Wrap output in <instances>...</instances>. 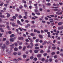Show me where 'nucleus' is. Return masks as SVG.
Instances as JSON below:
<instances>
[{
    "label": "nucleus",
    "instance_id": "obj_1",
    "mask_svg": "<svg viewBox=\"0 0 63 63\" xmlns=\"http://www.w3.org/2000/svg\"><path fill=\"white\" fill-rule=\"evenodd\" d=\"M52 10L53 11H55L56 12V11H57L58 12H59L60 11V10L59 9L58 10V9H52Z\"/></svg>",
    "mask_w": 63,
    "mask_h": 63
},
{
    "label": "nucleus",
    "instance_id": "obj_2",
    "mask_svg": "<svg viewBox=\"0 0 63 63\" xmlns=\"http://www.w3.org/2000/svg\"><path fill=\"white\" fill-rule=\"evenodd\" d=\"M10 42H13L15 41V39L14 38H11L10 39Z\"/></svg>",
    "mask_w": 63,
    "mask_h": 63
},
{
    "label": "nucleus",
    "instance_id": "obj_3",
    "mask_svg": "<svg viewBox=\"0 0 63 63\" xmlns=\"http://www.w3.org/2000/svg\"><path fill=\"white\" fill-rule=\"evenodd\" d=\"M49 20H51L50 21V22L51 23L53 22V19H49Z\"/></svg>",
    "mask_w": 63,
    "mask_h": 63
},
{
    "label": "nucleus",
    "instance_id": "obj_4",
    "mask_svg": "<svg viewBox=\"0 0 63 63\" xmlns=\"http://www.w3.org/2000/svg\"><path fill=\"white\" fill-rule=\"evenodd\" d=\"M60 29H63V26H62V27H59L58 28V30H60Z\"/></svg>",
    "mask_w": 63,
    "mask_h": 63
},
{
    "label": "nucleus",
    "instance_id": "obj_5",
    "mask_svg": "<svg viewBox=\"0 0 63 63\" xmlns=\"http://www.w3.org/2000/svg\"><path fill=\"white\" fill-rule=\"evenodd\" d=\"M63 24V22H59L58 24V25H61L62 24Z\"/></svg>",
    "mask_w": 63,
    "mask_h": 63
},
{
    "label": "nucleus",
    "instance_id": "obj_6",
    "mask_svg": "<svg viewBox=\"0 0 63 63\" xmlns=\"http://www.w3.org/2000/svg\"><path fill=\"white\" fill-rule=\"evenodd\" d=\"M0 30L1 31V32H4V30L2 28H0Z\"/></svg>",
    "mask_w": 63,
    "mask_h": 63
},
{
    "label": "nucleus",
    "instance_id": "obj_7",
    "mask_svg": "<svg viewBox=\"0 0 63 63\" xmlns=\"http://www.w3.org/2000/svg\"><path fill=\"white\" fill-rule=\"evenodd\" d=\"M5 44L6 45H8L10 44V43L8 41H7L6 42Z\"/></svg>",
    "mask_w": 63,
    "mask_h": 63
},
{
    "label": "nucleus",
    "instance_id": "obj_8",
    "mask_svg": "<svg viewBox=\"0 0 63 63\" xmlns=\"http://www.w3.org/2000/svg\"><path fill=\"white\" fill-rule=\"evenodd\" d=\"M15 37V35H14V34H12L10 36V37L11 38H13V37Z\"/></svg>",
    "mask_w": 63,
    "mask_h": 63
},
{
    "label": "nucleus",
    "instance_id": "obj_9",
    "mask_svg": "<svg viewBox=\"0 0 63 63\" xmlns=\"http://www.w3.org/2000/svg\"><path fill=\"white\" fill-rule=\"evenodd\" d=\"M38 36L40 38H41V39H42V38H43V36H42V35L39 34Z\"/></svg>",
    "mask_w": 63,
    "mask_h": 63
},
{
    "label": "nucleus",
    "instance_id": "obj_10",
    "mask_svg": "<svg viewBox=\"0 0 63 63\" xmlns=\"http://www.w3.org/2000/svg\"><path fill=\"white\" fill-rule=\"evenodd\" d=\"M0 17H1V18H4L5 17V16L4 15H0Z\"/></svg>",
    "mask_w": 63,
    "mask_h": 63
},
{
    "label": "nucleus",
    "instance_id": "obj_11",
    "mask_svg": "<svg viewBox=\"0 0 63 63\" xmlns=\"http://www.w3.org/2000/svg\"><path fill=\"white\" fill-rule=\"evenodd\" d=\"M28 39L29 40H30V42H33V40H32V39H31V38H28Z\"/></svg>",
    "mask_w": 63,
    "mask_h": 63
},
{
    "label": "nucleus",
    "instance_id": "obj_12",
    "mask_svg": "<svg viewBox=\"0 0 63 63\" xmlns=\"http://www.w3.org/2000/svg\"><path fill=\"white\" fill-rule=\"evenodd\" d=\"M38 12V10H37L36 9H34L35 13H37V12Z\"/></svg>",
    "mask_w": 63,
    "mask_h": 63
},
{
    "label": "nucleus",
    "instance_id": "obj_13",
    "mask_svg": "<svg viewBox=\"0 0 63 63\" xmlns=\"http://www.w3.org/2000/svg\"><path fill=\"white\" fill-rule=\"evenodd\" d=\"M34 51L35 53H38V50H34Z\"/></svg>",
    "mask_w": 63,
    "mask_h": 63
},
{
    "label": "nucleus",
    "instance_id": "obj_14",
    "mask_svg": "<svg viewBox=\"0 0 63 63\" xmlns=\"http://www.w3.org/2000/svg\"><path fill=\"white\" fill-rule=\"evenodd\" d=\"M12 26H13V27L15 26H16V24H15V23H13L12 24Z\"/></svg>",
    "mask_w": 63,
    "mask_h": 63
},
{
    "label": "nucleus",
    "instance_id": "obj_15",
    "mask_svg": "<svg viewBox=\"0 0 63 63\" xmlns=\"http://www.w3.org/2000/svg\"><path fill=\"white\" fill-rule=\"evenodd\" d=\"M14 60H15V61H16L17 62H18L19 61L18 60V59H14Z\"/></svg>",
    "mask_w": 63,
    "mask_h": 63
},
{
    "label": "nucleus",
    "instance_id": "obj_16",
    "mask_svg": "<svg viewBox=\"0 0 63 63\" xmlns=\"http://www.w3.org/2000/svg\"><path fill=\"white\" fill-rule=\"evenodd\" d=\"M30 35L31 36H32L33 37V36H34V34L33 33H31L30 34Z\"/></svg>",
    "mask_w": 63,
    "mask_h": 63
},
{
    "label": "nucleus",
    "instance_id": "obj_17",
    "mask_svg": "<svg viewBox=\"0 0 63 63\" xmlns=\"http://www.w3.org/2000/svg\"><path fill=\"white\" fill-rule=\"evenodd\" d=\"M41 54H39L37 55V57H41Z\"/></svg>",
    "mask_w": 63,
    "mask_h": 63
},
{
    "label": "nucleus",
    "instance_id": "obj_18",
    "mask_svg": "<svg viewBox=\"0 0 63 63\" xmlns=\"http://www.w3.org/2000/svg\"><path fill=\"white\" fill-rule=\"evenodd\" d=\"M26 56H26V55H23V58H26Z\"/></svg>",
    "mask_w": 63,
    "mask_h": 63
},
{
    "label": "nucleus",
    "instance_id": "obj_19",
    "mask_svg": "<svg viewBox=\"0 0 63 63\" xmlns=\"http://www.w3.org/2000/svg\"><path fill=\"white\" fill-rule=\"evenodd\" d=\"M33 60H34V61H36L37 60V58H35Z\"/></svg>",
    "mask_w": 63,
    "mask_h": 63
},
{
    "label": "nucleus",
    "instance_id": "obj_20",
    "mask_svg": "<svg viewBox=\"0 0 63 63\" xmlns=\"http://www.w3.org/2000/svg\"><path fill=\"white\" fill-rule=\"evenodd\" d=\"M26 48V47H23V51H24V50H25V49Z\"/></svg>",
    "mask_w": 63,
    "mask_h": 63
},
{
    "label": "nucleus",
    "instance_id": "obj_21",
    "mask_svg": "<svg viewBox=\"0 0 63 63\" xmlns=\"http://www.w3.org/2000/svg\"><path fill=\"white\" fill-rule=\"evenodd\" d=\"M22 8H23V7L22 5L20 6L19 7V9H21Z\"/></svg>",
    "mask_w": 63,
    "mask_h": 63
},
{
    "label": "nucleus",
    "instance_id": "obj_22",
    "mask_svg": "<svg viewBox=\"0 0 63 63\" xmlns=\"http://www.w3.org/2000/svg\"><path fill=\"white\" fill-rule=\"evenodd\" d=\"M7 16L8 17H10V15L8 13L7 14Z\"/></svg>",
    "mask_w": 63,
    "mask_h": 63
},
{
    "label": "nucleus",
    "instance_id": "obj_23",
    "mask_svg": "<svg viewBox=\"0 0 63 63\" xmlns=\"http://www.w3.org/2000/svg\"><path fill=\"white\" fill-rule=\"evenodd\" d=\"M25 22L26 23H28V22H29V21L28 20H26L25 21Z\"/></svg>",
    "mask_w": 63,
    "mask_h": 63
},
{
    "label": "nucleus",
    "instance_id": "obj_24",
    "mask_svg": "<svg viewBox=\"0 0 63 63\" xmlns=\"http://www.w3.org/2000/svg\"><path fill=\"white\" fill-rule=\"evenodd\" d=\"M22 1L23 2V3H25V4L26 3V1H25V0H22Z\"/></svg>",
    "mask_w": 63,
    "mask_h": 63
},
{
    "label": "nucleus",
    "instance_id": "obj_25",
    "mask_svg": "<svg viewBox=\"0 0 63 63\" xmlns=\"http://www.w3.org/2000/svg\"><path fill=\"white\" fill-rule=\"evenodd\" d=\"M7 28L8 29V30H10V27L9 26H7Z\"/></svg>",
    "mask_w": 63,
    "mask_h": 63
},
{
    "label": "nucleus",
    "instance_id": "obj_26",
    "mask_svg": "<svg viewBox=\"0 0 63 63\" xmlns=\"http://www.w3.org/2000/svg\"><path fill=\"white\" fill-rule=\"evenodd\" d=\"M21 48H22V47L21 46H19V49H21Z\"/></svg>",
    "mask_w": 63,
    "mask_h": 63
},
{
    "label": "nucleus",
    "instance_id": "obj_27",
    "mask_svg": "<svg viewBox=\"0 0 63 63\" xmlns=\"http://www.w3.org/2000/svg\"><path fill=\"white\" fill-rule=\"evenodd\" d=\"M14 50L15 51H17V48H14Z\"/></svg>",
    "mask_w": 63,
    "mask_h": 63
},
{
    "label": "nucleus",
    "instance_id": "obj_28",
    "mask_svg": "<svg viewBox=\"0 0 63 63\" xmlns=\"http://www.w3.org/2000/svg\"><path fill=\"white\" fill-rule=\"evenodd\" d=\"M44 56H46L47 55V53H45L44 54Z\"/></svg>",
    "mask_w": 63,
    "mask_h": 63
},
{
    "label": "nucleus",
    "instance_id": "obj_29",
    "mask_svg": "<svg viewBox=\"0 0 63 63\" xmlns=\"http://www.w3.org/2000/svg\"><path fill=\"white\" fill-rule=\"evenodd\" d=\"M6 38H4L3 39V41H6Z\"/></svg>",
    "mask_w": 63,
    "mask_h": 63
},
{
    "label": "nucleus",
    "instance_id": "obj_30",
    "mask_svg": "<svg viewBox=\"0 0 63 63\" xmlns=\"http://www.w3.org/2000/svg\"><path fill=\"white\" fill-rule=\"evenodd\" d=\"M19 18H22V16H21L20 15H19Z\"/></svg>",
    "mask_w": 63,
    "mask_h": 63
},
{
    "label": "nucleus",
    "instance_id": "obj_31",
    "mask_svg": "<svg viewBox=\"0 0 63 63\" xmlns=\"http://www.w3.org/2000/svg\"><path fill=\"white\" fill-rule=\"evenodd\" d=\"M18 55H21V53L20 52L18 53Z\"/></svg>",
    "mask_w": 63,
    "mask_h": 63
},
{
    "label": "nucleus",
    "instance_id": "obj_32",
    "mask_svg": "<svg viewBox=\"0 0 63 63\" xmlns=\"http://www.w3.org/2000/svg\"><path fill=\"white\" fill-rule=\"evenodd\" d=\"M59 4L60 5H63V3L62 2H59Z\"/></svg>",
    "mask_w": 63,
    "mask_h": 63
},
{
    "label": "nucleus",
    "instance_id": "obj_33",
    "mask_svg": "<svg viewBox=\"0 0 63 63\" xmlns=\"http://www.w3.org/2000/svg\"><path fill=\"white\" fill-rule=\"evenodd\" d=\"M24 6L25 8H26L27 7V5L25 4H24Z\"/></svg>",
    "mask_w": 63,
    "mask_h": 63
},
{
    "label": "nucleus",
    "instance_id": "obj_34",
    "mask_svg": "<svg viewBox=\"0 0 63 63\" xmlns=\"http://www.w3.org/2000/svg\"><path fill=\"white\" fill-rule=\"evenodd\" d=\"M44 31L45 32H48V30H44Z\"/></svg>",
    "mask_w": 63,
    "mask_h": 63
},
{
    "label": "nucleus",
    "instance_id": "obj_35",
    "mask_svg": "<svg viewBox=\"0 0 63 63\" xmlns=\"http://www.w3.org/2000/svg\"><path fill=\"white\" fill-rule=\"evenodd\" d=\"M17 23H18V24H20V21H19V20H18L17 21Z\"/></svg>",
    "mask_w": 63,
    "mask_h": 63
},
{
    "label": "nucleus",
    "instance_id": "obj_36",
    "mask_svg": "<svg viewBox=\"0 0 63 63\" xmlns=\"http://www.w3.org/2000/svg\"><path fill=\"white\" fill-rule=\"evenodd\" d=\"M25 41L27 42H29V40L28 39H26L25 40Z\"/></svg>",
    "mask_w": 63,
    "mask_h": 63
},
{
    "label": "nucleus",
    "instance_id": "obj_37",
    "mask_svg": "<svg viewBox=\"0 0 63 63\" xmlns=\"http://www.w3.org/2000/svg\"><path fill=\"white\" fill-rule=\"evenodd\" d=\"M56 48V47H52V49H53V50L55 49Z\"/></svg>",
    "mask_w": 63,
    "mask_h": 63
},
{
    "label": "nucleus",
    "instance_id": "obj_38",
    "mask_svg": "<svg viewBox=\"0 0 63 63\" xmlns=\"http://www.w3.org/2000/svg\"><path fill=\"white\" fill-rule=\"evenodd\" d=\"M8 33L9 34H12V32L11 31H9L8 32Z\"/></svg>",
    "mask_w": 63,
    "mask_h": 63
},
{
    "label": "nucleus",
    "instance_id": "obj_39",
    "mask_svg": "<svg viewBox=\"0 0 63 63\" xmlns=\"http://www.w3.org/2000/svg\"><path fill=\"white\" fill-rule=\"evenodd\" d=\"M30 44L32 46H33V44L32 43H31Z\"/></svg>",
    "mask_w": 63,
    "mask_h": 63
},
{
    "label": "nucleus",
    "instance_id": "obj_40",
    "mask_svg": "<svg viewBox=\"0 0 63 63\" xmlns=\"http://www.w3.org/2000/svg\"><path fill=\"white\" fill-rule=\"evenodd\" d=\"M50 16L51 17H54V15H50Z\"/></svg>",
    "mask_w": 63,
    "mask_h": 63
},
{
    "label": "nucleus",
    "instance_id": "obj_41",
    "mask_svg": "<svg viewBox=\"0 0 63 63\" xmlns=\"http://www.w3.org/2000/svg\"><path fill=\"white\" fill-rule=\"evenodd\" d=\"M23 18L25 19H27V17L26 16H24Z\"/></svg>",
    "mask_w": 63,
    "mask_h": 63
},
{
    "label": "nucleus",
    "instance_id": "obj_42",
    "mask_svg": "<svg viewBox=\"0 0 63 63\" xmlns=\"http://www.w3.org/2000/svg\"><path fill=\"white\" fill-rule=\"evenodd\" d=\"M13 18H14V19H16V17L15 16H14L13 17Z\"/></svg>",
    "mask_w": 63,
    "mask_h": 63
},
{
    "label": "nucleus",
    "instance_id": "obj_43",
    "mask_svg": "<svg viewBox=\"0 0 63 63\" xmlns=\"http://www.w3.org/2000/svg\"><path fill=\"white\" fill-rule=\"evenodd\" d=\"M54 58H57V56L56 55L55 56H54Z\"/></svg>",
    "mask_w": 63,
    "mask_h": 63
},
{
    "label": "nucleus",
    "instance_id": "obj_44",
    "mask_svg": "<svg viewBox=\"0 0 63 63\" xmlns=\"http://www.w3.org/2000/svg\"><path fill=\"white\" fill-rule=\"evenodd\" d=\"M13 54L14 55H16L17 54V53L16 52H14V53Z\"/></svg>",
    "mask_w": 63,
    "mask_h": 63
},
{
    "label": "nucleus",
    "instance_id": "obj_45",
    "mask_svg": "<svg viewBox=\"0 0 63 63\" xmlns=\"http://www.w3.org/2000/svg\"><path fill=\"white\" fill-rule=\"evenodd\" d=\"M45 60V59L44 58H43L42 60V61L43 62Z\"/></svg>",
    "mask_w": 63,
    "mask_h": 63
},
{
    "label": "nucleus",
    "instance_id": "obj_46",
    "mask_svg": "<svg viewBox=\"0 0 63 63\" xmlns=\"http://www.w3.org/2000/svg\"><path fill=\"white\" fill-rule=\"evenodd\" d=\"M21 31H22V29H21L20 28H18Z\"/></svg>",
    "mask_w": 63,
    "mask_h": 63
},
{
    "label": "nucleus",
    "instance_id": "obj_47",
    "mask_svg": "<svg viewBox=\"0 0 63 63\" xmlns=\"http://www.w3.org/2000/svg\"><path fill=\"white\" fill-rule=\"evenodd\" d=\"M35 14L36 15H40V13H36Z\"/></svg>",
    "mask_w": 63,
    "mask_h": 63
},
{
    "label": "nucleus",
    "instance_id": "obj_48",
    "mask_svg": "<svg viewBox=\"0 0 63 63\" xmlns=\"http://www.w3.org/2000/svg\"><path fill=\"white\" fill-rule=\"evenodd\" d=\"M5 47H1V48H2V49H5Z\"/></svg>",
    "mask_w": 63,
    "mask_h": 63
},
{
    "label": "nucleus",
    "instance_id": "obj_49",
    "mask_svg": "<svg viewBox=\"0 0 63 63\" xmlns=\"http://www.w3.org/2000/svg\"><path fill=\"white\" fill-rule=\"evenodd\" d=\"M16 31L18 33V29H16Z\"/></svg>",
    "mask_w": 63,
    "mask_h": 63
},
{
    "label": "nucleus",
    "instance_id": "obj_50",
    "mask_svg": "<svg viewBox=\"0 0 63 63\" xmlns=\"http://www.w3.org/2000/svg\"><path fill=\"white\" fill-rule=\"evenodd\" d=\"M37 30L36 29H34V32H37Z\"/></svg>",
    "mask_w": 63,
    "mask_h": 63
},
{
    "label": "nucleus",
    "instance_id": "obj_51",
    "mask_svg": "<svg viewBox=\"0 0 63 63\" xmlns=\"http://www.w3.org/2000/svg\"><path fill=\"white\" fill-rule=\"evenodd\" d=\"M40 52L41 53H44V51L43 50H42L40 51Z\"/></svg>",
    "mask_w": 63,
    "mask_h": 63
},
{
    "label": "nucleus",
    "instance_id": "obj_52",
    "mask_svg": "<svg viewBox=\"0 0 63 63\" xmlns=\"http://www.w3.org/2000/svg\"><path fill=\"white\" fill-rule=\"evenodd\" d=\"M52 8H55V9H57V8H58V7H52Z\"/></svg>",
    "mask_w": 63,
    "mask_h": 63
},
{
    "label": "nucleus",
    "instance_id": "obj_53",
    "mask_svg": "<svg viewBox=\"0 0 63 63\" xmlns=\"http://www.w3.org/2000/svg\"><path fill=\"white\" fill-rule=\"evenodd\" d=\"M36 42V43H38V41H39V39H36L35 41Z\"/></svg>",
    "mask_w": 63,
    "mask_h": 63
},
{
    "label": "nucleus",
    "instance_id": "obj_54",
    "mask_svg": "<svg viewBox=\"0 0 63 63\" xmlns=\"http://www.w3.org/2000/svg\"><path fill=\"white\" fill-rule=\"evenodd\" d=\"M30 59H33V58H34V57L33 56H32L30 57Z\"/></svg>",
    "mask_w": 63,
    "mask_h": 63
},
{
    "label": "nucleus",
    "instance_id": "obj_55",
    "mask_svg": "<svg viewBox=\"0 0 63 63\" xmlns=\"http://www.w3.org/2000/svg\"><path fill=\"white\" fill-rule=\"evenodd\" d=\"M47 4L48 5V6H50L51 5L50 3L48 2Z\"/></svg>",
    "mask_w": 63,
    "mask_h": 63
},
{
    "label": "nucleus",
    "instance_id": "obj_56",
    "mask_svg": "<svg viewBox=\"0 0 63 63\" xmlns=\"http://www.w3.org/2000/svg\"><path fill=\"white\" fill-rule=\"evenodd\" d=\"M31 22L32 24H34L35 23V22L34 21H32Z\"/></svg>",
    "mask_w": 63,
    "mask_h": 63
},
{
    "label": "nucleus",
    "instance_id": "obj_57",
    "mask_svg": "<svg viewBox=\"0 0 63 63\" xmlns=\"http://www.w3.org/2000/svg\"><path fill=\"white\" fill-rule=\"evenodd\" d=\"M35 47H37L38 46V44H35Z\"/></svg>",
    "mask_w": 63,
    "mask_h": 63
},
{
    "label": "nucleus",
    "instance_id": "obj_58",
    "mask_svg": "<svg viewBox=\"0 0 63 63\" xmlns=\"http://www.w3.org/2000/svg\"><path fill=\"white\" fill-rule=\"evenodd\" d=\"M29 8L30 9H32V6H31V5H30L29 6Z\"/></svg>",
    "mask_w": 63,
    "mask_h": 63
},
{
    "label": "nucleus",
    "instance_id": "obj_59",
    "mask_svg": "<svg viewBox=\"0 0 63 63\" xmlns=\"http://www.w3.org/2000/svg\"><path fill=\"white\" fill-rule=\"evenodd\" d=\"M2 44H3V43H0V47H1V46L2 45Z\"/></svg>",
    "mask_w": 63,
    "mask_h": 63
},
{
    "label": "nucleus",
    "instance_id": "obj_60",
    "mask_svg": "<svg viewBox=\"0 0 63 63\" xmlns=\"http://www.w3.org/2000/svg\"><path fill=\"white\" fill-rule=\"evenodd\" d=\"M3 21L2 20V19L1 18H0V22H2Z\"/></svg>",
    "mask_w": 63,
    "mask_h": 63
},
{
    "label": "nucleus",
    "instance_id": "obj_61",
    "mask_svg": "<svg viewBox=\"0 0 63 63\" xmlns=\"http://www.w3.org/2000/svg\"><path fill=\"white\" fill-rule=\"evenodd\" d=\"M16 10L17 12H19V9L17 8L16 9Z\"/></svg>",
    "mask_w": 63,
    "mask_h": 63
},
{
    "label": "nucleus",
    "instance_id": "obj_62",
    "mask_svg": "<svg viewBox=\"0 0 63 63\" xmlns=\"http://www.w3.org/2000/svg\"><path fill=\"white\" fill-rule=\"evenodd\" d=\"M37 33H38L39 34L40 33V32L39 31H37V32H36Z\"/></svg>",
    "mask_w": 63,
    "mask_h": 63
},
{
    "label": "nucleus",
    "instance_id": "obj_63",
    "mask_svg": "<svg viewBox=\"0 0 63 63\" xmlns=\"http://www.w3.org/2000/svg\"><path fill=\"white\" fill-rule=\"evenodd\" d=\"M35 49H39V47H35Z\"/></svg>",
    "mask_w": 63,
    "mask_h": 63
},
{
    "label": "nucleus",
    "instance_id": "obj_64",
    "mask_svg": "<svg viewBox=\"0 0 63 63\" xmlns=\"http://www.w3.org/2000/svg\"><path fill=\"white\" fill-rule=\"evenodd\" d=\"M11 47H14V44H13L12 45H10Z\"/></svg>",
    "mask_w": 63,
    "mask_h": 63
}]
</instances>
